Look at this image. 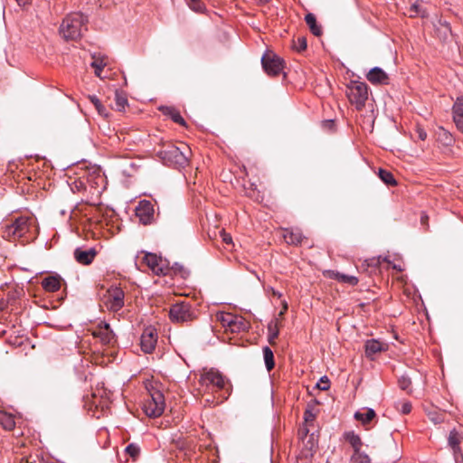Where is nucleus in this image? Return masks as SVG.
<instances>
[{
  "instance_id": "obj_1",
  "label": "nucleus",
  "mask_w": 463,
  "mask_h": 463,
  "mask_svg": "<svg viewBox=\"0 0 463 463\" xmlns=\"http://www.w3.org/2000/svg\"><path fill=\"white\" fill-rule=\"evenodd\" d=\"M88 18L81 13H71L66 15L60 26V34L65 40H77L87 29Z\"/></svg>"
},
{
  "instance_id": "obj_2",
  "label": "nucleus",
  "mask_w": 463,
  "mask_h": 463,
  "mask_svg": "<svg viewBox=\"0 0 463 463\" xmlns=\"http://www.w3.org/2000/svg\"><path fill=\"white\" fill-rule=\"evenodd\" d=\"M199 384L200 392H213L225 389L226 381L219 371L212 368L201 374Z\"/></svg>"
},
{
  "instance_id": "obj_3",
  "label": "nucleus",
  "mask_w": 463,
  "mask_h": 463,
  "mask_svg": "<svg viewBox=\"0 0 463 463\" xmlns=\"http://www.w3.org/2000/svg\"><path fill=\"white\" fill-rule=\"evenodd\" d=\"M346 96L355 109L361 110L368 99L367 84L359 80H351L346 86Z\"/></svg>"
},
{
  "instance_id": "obj_4",
  "label": "nucleus",
  "mask_w": 463,
  "mask_h": 463,
  "mask_svg": "<svg viewBox=\"0 0 463 463\" xmlns=\"http://www.w3.org/2000/svg\"><path fill=\"white\" fill-rule=\"evenodd\" d=\"M216 318L226 330L232 333L243 332L249 328L246 319L238 315L220 312L216 314Z\"/></svg>"
},
{
  "instance_id": "obj_5",
  "label": "nucleus",
  "mask_w": 463,
  "mask_h": 463,
  "mask_svg": "<svg viewBox=\"0 0 463 463\" xmlns=\"http://www.w3.org/2000/svg\"><path fill=\"white\" fill-rule=\"evenodd\" d=\"M35 220L31 216H20L6 227L5 232L8 236L21 238L31 232L34 226Z\"/></svg>"
},
{
  "instance_id": "obj_6",
  "label": "nucleus",
  "mask_w": 463,
  "mask_h": 463,
  "mask_svg": "<svg viewBox=\"0 0 463 463\" xmlns=\"http://www.w3.org/2000/svg\"><path fill=\"white\" fill-rule=\"evenodd\" d=\"M165 397L162 392L153 390L144 403V411L148 417H159L165 411Z\"/></svg>"
},
{
  "instance_id": "obj_7",
  "label": "nucleus",
  "mask_w": 463,
  "mask_h": 463,
  "mask_svg": "<svg viewBox=\"0 0 463 463\" xmlns=\"http://www.w3.org/2000/svg\"><path fill=\"white\" fill-rule=\"evenodd\" d=\"M169 317L175 323L192 321L194 318V314L191 304L184 301L173 304L169 310Z\"/></svg>"
},
{
  "instance_id": "obj_8",
  "label": "nucleus",
  "mask_w": 463,
  "mask_h": 463,
  "mask_svg": "<svg viewBox=\"0 0 463 463\" xmlns=\"http://www.w3.org/2000/svg\"><path fill=\"white\" fill-rule=\"evenodd\" d=\"M265 72L270 76L279 75L284 69V61L274 53H265L261 58Z\"/></svg>"
},
{
  "instance_id": "obj_9",
  "label": "nucleus",
  "mask_w": 463,
  "mask_h": 463,
  "mask_svg": "<svg viewBox=\"0 0 463 463\" xmlns=\"http://www.w3.org/2000/svg\"><path fill=\"white\" fill-rule=\"evenodd\" d=\"M124 291L118 287H112L107 291L104 304L110 311L117 312L124 306Z\"/></svg>"
},
{
  "instance_id": "obj_10",
  "label": "nucleus",
  "mask_w": 463,
  "mask_h": 463,
  "mask_svg": "<svg viewBox=\"0 0 463 463\" xmlns=\"http://www.w3.org/2000/svg\"><path fill=\"white\" fill-rule=\"evenodd\" d=\"M162 159L168 164L184 165L187 164V156L180 150L179 147L171 146L160 152Z\"/></svg>"
},
{
  "instance_id": "obj_11",
  "label": "nucleus",
  "mask_w": 463,
  "mask_h": 463,
  "mask_svg": "<svg viewBox=\"0 0 463 463\" xmlns=\"http://www.w3.org/2000/svg\"><path fill=\"white\" fill-rule=\"evenodd\" d=\"M157 343V333L155 328L147 327L140 337V347L145 354H151Z\"/></svg>"
},
{
  "instance_id": "obj_12",
  "label": "nucleus",
  "mask_w": 463,
  "mask_h": 463,
  "mask_svg": "<svg viewBox=\"0 0 463 463\" xmlns=\"http://www.w3.org/2000/svg\"><path fill=\"white\" fill-rule=\"evenodd\" d=\"M144 261L150 269L156 275H165L167 272V265L165 260L154 253H146L144 256Z\"/></svg>"
},
{
  "instance_id": "obj_13",
  "label": "nucleus",
  "mask_w": 463,
  "mask_h": 463,
  "mask_svg": "<svg viewBox=\"0 0 463 463\" xmlns=\"http://www.w3.org/2000/svg\"><path fill=\"white\" fill-rule=\"evenodd\" d=\"M154 206L153 204L146 200H143L139 203L138 206L136 209L137 216L139 218L140 222L144 224L150 223L154 217Z\"/></svg>"
},
{
  "instance_id": "obj_14",
  "label": "nucleus",
  "mask_w": 463,
  "mask_h": 463,
  "mask_svg": "<svg viewBox=\"0 0 463 463\" xmlns=\"http://www.w3.org/2000/svg\"><path fill=\"white\" fill-rule=\"evenodd\" d=\"M94 335L99 337L103 344H111L115 340V334L111 329L109 324L103 322L99 326V328L94 333Z\"/></svg>"
},
{
  "instance_id": "obj_15",
  "label": "nucleus",
  "mask_w": 463,
  "mask_h": 463,
  "mask_svg": "<svg viewBox=\"0 0 463 463\" xmlns=\"http://www.w3.org/2000/svg\"><path fill=\"white\" fill-rule=\"evenodd\" d=\"M367 80L373 84H387L388 75L380 67H373L366 75Z\"/></svg>"
},
{
  "instance_id": "obj_16",
  "label": "nucleus",
  "mask_w": 463,
  "mask_h": 463,
  "mask_svg": "<svg viewBox=\"0 0 463 463\" xmlns=\"http://www.w3.org/2000/svg\"><path fill=\"white\" fill-rule=\"evenodd\" d=\"M96 256V250L94 249H89V250H81L80 248H77L74 250V258L75 260L83 265H89L90 264L94 257Z\"/></svg>"
},
{
  "instance_id": "obj_17",
  "label": "nucleus",
  "mask_w": 463,
  "mask_h": 463,
  "mask_svg": "<svg viewBox=\"0 0 463 463\" xmlns=\"http://www.w3.org/2000/svg\"><path fill=\"white\" fill-rule=\"evenodd\" d=\"M364 346L367 357H372L377 353L385 351L387 348V345L385 343L380 342L376 339L367 340Z\"/></svg>"
},
{
  "instance_id": "obj_18",
  "label": "nucleus",
  "mask_w": 463,
  "mask_h": 463,
  "mask_svg": "<svg viewBox=\"0 0 463 463\" xmlns=\"http://www.w3.org/2000/svg\"><path fill=\"white\" fill-rule=\"evenodd\" d=\"M283 238L288 244L298 245L301 243L304 236L299 229L291 228L284 230Z\"/></svg>"
},
{
  "instance_id": "obj_19",
  "label": "nucleus",
  "mask_w": 463,
  "mask_h": 463,
  "mask_svg": "<svg viewBox=\"0 0 463 463\" xmlns=\"http://www.w3.org/2000/svg\"><path fill=\"white\" fill-rule=\"evenodd\" d=\"M159 110L164 115L168 116L169 118H171V119L174 122L178 123V124H180L182 126L185 125L184 119L182 118V116L180 115L179 111L177 109H175V108L168 107V106H161L159 108Z\"/></svg>"
},
{
  "instance_id": "obj_20",
  "label": "nucleus",
  "mask_w": 463,
  "mask_h": 463,
  "mask_svg": "<svg viewBox=\"0 0 463 463\" xmlns=\"http://www.w3.org/2000/svg\"><path fill=\"white\" fill-rule=\"evenodd\" d=\"M375 416V411L372 408H365L364 411H358L354 413V419L364 425L369 423Z\"/></svg>"
},
{
  "instance_id": "obj_21",
  "label": "nucleus",
  "mask_w": 463,
  "mask_h": 463,
  "mask_svg": "<svg viewBox=\"0 0 463 463\" xmlns=\"http://www.w3.org/2000/svg\"><path fill=\"white\" fill-rule=\"evenodd\" d=\"M42 286L46 291H58L61 288L60 279L54 276L47 277L43 280Z\"/></svg>"
},
{
  "instance_id": "obj_22",
  "label": "nucleus",
  "mask_w": 463,
  "mask_h": 463,
  "mask_svg": "<svg viewBox=\"0 0 463 463\" xmlns=\"http://www.w3.org/2000/svg\"><path fill=\"white\" fill-rule=\"evenodd\" d=\"M344 436L345 440L353 447L354 453L360 452L363 443L359 435L354 431H347Z\"/></svg>"
},
{
  "instance_id": "obj_23",
  "label": "nucleus",
  "mask_w": 463,
  "mask_h": 463,
  "mask_svg": "<svg viewBox=\"0 0 463 463\" xmlns=\"http://www.w3.org/2000/svg\"><path fill=\"white\" fill-rule=\"evenodd\" d=\"M267 329H268V340H269V343L273 345V344H275V341H276V339L278 338V336L279 335L278 318L271 320L268 324Z\"/></svg>"
},
{
  "instance_id": "obj_24",
  "label": "nucleus",
  "mask_w": 463,
  "mask_h": 463,
  "mask_svg": "<svg viewBox=\"0 0 463 463\" xmlns=\"http://www.w3.org/2000/svg\"><path fill=\"white\" fill-rule=\"evenodd\" d=\"M305 21L314 35L320 36L322 34V28L317 24L315 14L308 13L305 16Z\"/></svg>"
},
{
  "instance_id": "obj_25",
  "label": "nucleus",
  "mask_w": 463,
  "mask_h": 463,
  "mask_svg": "<svg viewBox=\"0 0 463 463\" xmlns=\"http://www.w3.org/2000/svg\"><path fill=\"white\" fill-rule=\"evenodd\" d=\"M448 443L449 446L452 449L455 455L460 452L459 448V436L458 431L454 429L449 432V438H448Z\"/></svg>"
},
{
  "instance_id": "obj_26",
  "label": "nucleus",
  "mask_w": 463,
  "mask_h": 463,
  "mask_svg": "<svg viewBox=\"0 0 463 463\" xmlns=\"http://www.w3.org/2000/svg\"><path fill=\"white\" fill-rule=\"evenodd\" d=\"M0 425L6 430H11L15 426L14 418L12 414L0 411Z\"/></svg>"
},
{
  "instance_id": "obj_27",
  "label": "nucleus",
  "mask_w": 463,
  "mask_h": 463,
  "mask_svg": "<svg viewBox=\"0 0 463 463\" xmlns=\"http://www.w3.org/2000/svg\"><path fill=\"white\" fill-rule=\"evenodd\" d=\"M262 352H263V358H264V362H265V366H266L268 371H270L275 366L273 352H272V350L269 346H264L262 348Z\"/></svg>"
},
{
  "instance_id": "obj_28",
  "label": "nucleus",
  "mask_w": 463,
  "mask_h": 463,
  "mask_svg": "<svg viewBox=\"0 0 463 463\" xmlns=\"http://www.w3.org/2000/svg\"><path fill=\"white\" fill-rule=\"evenodd\" d=\"M333 278L338 280L339 282L347 283L352 286H355L358 283V279L354 276L345 275L340 272H333Z\"/></svg>"
},
{
  "instance_id": "obj_29",
  "label": "nucleus",
  "mask_w": 463,
  "mask_h": 463,
  "mask_svg": "<svg viewBox=\"0 0 463 463\" xmlns=\"http://www.w3.org/2000/svg\"><path fill=\"white\" fill-rule=\"evenodd\" d=\"M380 179L388 185L396 184V181L394 179L393 175L387 170L380 169L378 174Z\"/></svg>"
},
{
  "instance_id": "obj_30",
  "label": "nucleus",
  "mask_w": 463,
  "mask_h": 463,
  "mask_svg": "<svg viewBox=\"0 0 463 463\" xmlns=\"http://www.w3.org/2000/svg\"><path fill=\"white\" fill-rule=\"evenodd\" d=\"M453 117L463 118V95L458 97L452 107Z\"/></svg>"
},
{
  "instance_id": "obj_31",
  "label": "nucleus",
  "mask_w": 463,
  "mask_h": 463,
  "mask_svg": "<svg viewBox=\"0 0 463 463\" xmlns=\"http://www.w3.org/2000/svg\"><path fill=\"white\" fill-rule=\"evenodd\" d=\"M105 65H106V63L103 62V61L101 59H99V58H96L95 56H93V61L90 62V66L92 68H94L95 75L97 77L101 78V72H102V70Z\"/></svg>"
},
{
  "instance_id": "obj_32",
  "label": "nucleus",
  "mask_w": 463,
  "mask_h": 463,
  "mask_svg": "<svg viewBox=\"0 0 463 463\" xmlns=\"http://www.w3.org/2000/svg\"><path fill=\"white\" fill-rule=\"evenodd\" d=\"M127 105H128L127 98L117 91L115 94L116 109L118 111H123Z\"/></svg>"
},
{
  "instance_id": "obj_33",
  "label": "nucleus",
  "mask_w": 463,
  "mask_h": 463,
  "mask_svg": "<svg viewBox=\"0 0 463 463\" xmlns=\"http://www.w3.org/2000/svg\"><path fill=\"white\" fill-rule=\"evenodd\" d=\"M351 463H371V459L367 454L357 452L351 457Z\"/></svg>"
},
{
  "instance_id": "obj_34",
  "label": "nucleus",
  "mask_w": 463,
  "mask_h": 463,
  "mask_svg": "<svg viewBox=\"0 0 463 463\" xmlns=\"http://www.w3.org/2000/svg\"><path fill=\"white\" fill-rule=\"evenodd\" d=\"M189 7L199 14H203L206 10L204 4L201 0L190 1Z\"/></svg>"
},
{
  "instance_id": "obj_35",
  "label": "nucleus",
  "mask_w": 463,
  "mask_h": 463,
  "mask_svg": "<svg viewBox=\"0 0 463 463\" xmlns=\"http://www.w3.org/2000/svg\"><path fill=\"white\" fill-rule=\"evenodd\" d=\"M293 48L298 52H302L307 48V40L305 37H298L293 43Z\"/></svg>"
},
{
  "instance_id": "obj_36",
  "label": "nucleus",
  "mask_w": 463,
  "mask_h": 463,
  "mask_svg": "<svg viewBox=\"0 0 463 463\" xmlns=\"http://www.w3.org/2000/svg\"><path fill=\"white\" fill-rule=\"evenodd\" d=\"M428 417L435 424H438V423H440V422L443 421V415H442V413H440V412H439L437 411H429L428 412Z\"/></svg>"
},
{
  "instance_id": "obj_37",
  "label": "nucleus",
  "mask_w": 463,
  "mask_h": 463,
  "mask_svg": "<svg viewBox=\"0 0 463 463\" xmlns=\"http://www.w3.org/2000/svg\"><path fill=\"white\" fill-rule=\"evenodd\" d=\"M125 451L132 458H136L139 454L140 449L137 444L131 443L126 447Z\"/></svg>"
},
{
  "instance_id": "obj_38",
  "label": "nucleus",
  "mask_w": 463,
  "mask_h": 463,
  "mask_svg": "<svg viewBox=\"0 0 463 463\" xmlns=\"http://www.w3.org/2000/svg\"><path fill=\"white\" fill-rule=\"evenodd\" d=\"M411 384V382L408 376L402 375L399 379V386L401 389H402L404 391H409Z\"/></svg>"
},
{
  "instance_id": "obj_39",
  "label": "nucleus",
  "mask_w": 463,
  "mask_h": 463,
  "mask_svg": "<svg viewBox=\"0 0 463 463\" xmlns=\"http://www.w3.org/2000/svg\"><path fill=\"white\" fill-rule=\"evenodd\" d=\"M317 387L322 391H326L330 388V382L327 376H322L317 383Z\"/></svg>"
},
{
  "instance_id": "obj_40",
  "label": "nucleus",
  "mask_w": 463,
  "mask_h": 463,
  "mask_svg": "<svg viewBox=\"0 0 463 463\" xmlns=\"http://www.w3.org/2000/svg\"><path fill=\"white\" fill-rule=\"evenodd\" d=\"M316 415L311 409H307L304 412V420L306 423L313 422Z\"/></svg>"
},
{
  "instance_id": "obj_41",
  "label": "nucleus",
  "mask_w": 463,
  "mask_h": 463,
  "mask_svg": "<svg viewBox=\"0 0 463 463\" xmlns=\"http://www.w3.org/2000/svg\"><path fill=\"white\" fill-rule=\"evenodd\" d=\"M400 411L402 414L410 413L411 411V402H406L402 403Z\"/></svg>"
},
{
  "instance_id": "obj_42",
  "label": "nucleus",
  "mask_w": 463,
  "mask_h": 463,
  "mask_svg": "<svg viewBox=\"0 0 463 463\" xmlns=\"http://www.w3.org/2000/svg\"><path fill=\"white\" fill-rule=\"evenodd\" d=\"M453 121L457 127V128L460 131H463V118L460 117H453Z\"/></svg>"
},
{
  "instance_id": "obj_43",
  "label": "nucleus",
  "mask_w": 463,
  "mask_h": 463,
  "mask_svg": "<svg viewBox=\"0 0 463 463\" xmlns=\"http://www.w3.org/2000/svg\"><path fill=\"white\" fill-rule=\"evenodd\" d=\"M222 241L226 243V244H230L232 243V236L224 232H222Z\"/></svg>"
},
{
  "instance_id": "obj_44",
  "label": "nucleus",
  "mask_w": 463,
  "mask_h": 463,
  "mask_svg": "<svg viewBox=\"0 0 463 463\" xmlns=\"http://www.w3.org/2000/svg\"><path fill=\"white\" fill-rule=\"evenodd\" d=\"M417 134H418L419 139H420V140H425L427 138V133L422 128H418L417 129Z\"/></svg>"
},
{
  "instance_id": "obj_45",
  "label": "nucleus",
  "mask_w": 463,
  "mask_h": 463,
  "mask_svg": "<svg viewBox=\"0 0 463 463\" xmlns=\"http://www.w3.org/2000/svg\"><path fill=\"white\" fill-rule=\"evenodd\" d=\"M288 303L286 300H283L282 302V309L281 311L279 313V317L281 318L284 315V313L288 310Z\"/></svg>"
},
{
  "instance_id": "obj_46",
  "label": "nucleus",
  "mask_w": 463,
  "mask_h": 463,
  "mask_svg": "<svg viewBox=\"0 0 463 463\" xmlns=\"http://www.w3.org/2000/svg\"><path fill=\"white\" fill-rule=\"evenodd\" d=\"M98 113L100 115V116H103V117H108V111H107V109L102 105L101 107H99L98 109H97Z\"/></svg>"
},
{
  "instance_id": "obj_47",
  "label": "nucleus",
  "mask_w": 463,
  "mask_h": 463,
  "mask_svg": "<svg viewBox=\"0 0 463 463\" xmlns=\"http://www.w3.org/2000/svg\"><path fill=\"white\" fill-rule=\"evenodd\" d=\"M269 290H270L272 295L277 297L278 298H280L282 297V294L280 292L277 291L276 289H274L273 288H269Z\"/></svg>"
},
{
  "instance_id": "obj_48",
  "label": "nucleus",
  "mask_w": 463,
  "mask_h": 463,
  "mask_svg": "<svg viewBox=\"0 0 463 463\" xmlns=\"http://www.w3.org/2000/svg\"><path fill=\"white\" fill-rule=\"evenodd\" d=\"M89 99H90V102H91L93 105H96L97 103H99V99H98V97H97V96H95V95L90 96V97H89Z\"/></svg>"
},
{
  "instance_id": "obj_49",
  "label": "nucleus",
  "mask_w": 463,
  "mask_h": 463,
  "mask_svg": "<svg viewBox=\"0 0 463 463\" xmlns=\"http://www.w3.org/2000/svg\"><path fill=\"white\" fill-rule=\"evenodd\" d=\"M418 7H419V5H416V4H414V5L411 6V9H413V10L415 11V13H417V14H418V13H419Z\"/></svg>"
},
{
  "instance_id": "obj_50",
  "label": "nucleus",
  "mask_w": 463,
  "mask_h": 463,
  "mask_svg": "<svg viewBox=\"0 0 463 463\" xmlns=\"http://www.w3.org/2000/svg\"><path fill=\"white\" fill-rule=\"evenodd\" d=\"M102 104L101 102L99 101V103H97L96 105H94L95 109H98L99 107H101Z\"/></svg>"
},
{
  "instance_id": "obj_51",
  "label": "nucleus",
  "mask_w": 463,
  "mask_h": 463,
  "mask_svg": "<svg viewBox=\"0 0 463 463\" xmlns=\"http://www.w3.org/2000/svg\"><path fill=\"white\" fill-rule=\"evenodd\" d=\"M19 5L25 4L27 0H16Z\"/></svg>"
},
{
  "instance_id": "obj_52",
  "label": "nucleus",
  "mask_w": 463,
  "mask_h": 463,
  "mask_svg": "<svg viewBox=\"0 0 463 463\" xmlns=\"http://www.w3.org/2000/svg\"><path fill=\"white\" fill-rule=\"evenodd\" d=\"M426 219H427V216H421V222L424 223Z\"/></svg>"
},
{
  "instance_id": "obj_53",
  "label": "nucleus",
  "mask_w": 463,
  "mask_h": 463,
  "mask_svg": "<svg viewBox=\"0 0 463 463\" xmlns=\"http://www.w3.org/2000/svg\"><path fill=\"white\" fill-rule=\"evenodd\" d=\"M304 430H305V434H306V435H307V434L308 433V431H309V430H308V429H307V428H304Z\"/></svg>"
}]
</instances>
